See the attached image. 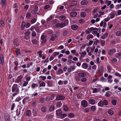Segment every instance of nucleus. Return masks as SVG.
<instances>
[{
	"instance_id": "f257e3e1",
	"label": "nucleus",
	"mask_w": 121,
	"mask_h": 121,
	"mask_svg": "<svg viewBox=\"0 0 121 121\" xmlns=\"http://www.w3.org/2000/svg\"><path fill=\"white\" fill-rule=\"evenodd\" d=\"M69 23L68 20H65V23L62 22L60 24L59 23H57L55 25L56 27L58 28H62L65 26L66 25H68Z\"/></svg>"
},
{
	"instance_id": "f03ea898",
	"label": "nucleus",
	"mask_w": 121,
	"mask_h": 121,
	"mask_svg": "<svg viewBox=\"0 0 121 121\" xmlns=\"http://www.w3.org/2000/svg\"><path fill=\"white\" fill-rule=\"evenodd\" d=\"M77 75H78V76H77L80 78L84 77L86 76V73L82 71H80L78 72Z\"/></svg>"
},
{
	"instance_id": "7ed1b4c3",
	"label": "nucleus",
	"mask_w": 121,
	"mask_h": 121,
	"mask_svg": "<svg viewBox=\"0 0 121 121\" xmlns=\"http://www.w3.org/2000/svg\"><path fill=\"white\" fill-rule=\"evenodd\" d=\"M12 91L13 92L17 93L18 92L19 89L17 84L13 85L12 87Z\"/></svg>"
},
{
	"instance_id": "20e7f679",
	"label": "nucleus",
	"mask_w": 121,
	"mask_h": 121,
	"mask_svg": "<svg viewBox=\"0 0 121 121\" xmlns=\"http://www.w3.org/2000/svg\"><path fill=\"white\" fill-rule=\"evenodd\" d=\"M76 79L78 81H81L82 82H86L87 80V78H82L81 79L78 76H76Z\"/></svg>"
},
{
	"instance_id": "39448f33",
	"label": "nucleus",
	"mask_w": 121,
	"mask_h": 121,
	"mask_svg": "<svg viewBox=\"0 0 121 121\" xmlns=\"http://www.w3.org/2000/svg\"><path fill=\"white\" fill-rule=\"evenodd\" d=\"M81 104L82 106L84 107H87L88 105V103L87 101L86 100H82L81 102Z\"/></svg>"
},
{
	"instance_id": "423d86ee",
	"label": "nucleus",
	"mask_w": 121,
	"mask_h": 121,
	"mask_svg": "<svg viewBox=\"0 0 121 121\" xmlns=\"http://www.w3.org/2000/svg\"><path fill=\"white\" fill-rule=\"evenodd\" d=\"M76 67L73 65L70 66L68 68L67 71L68 73H70L73 71L75 69Z\"/></svg>"
},
{
	"instance_id": "0eeeda50",
	"label": "nucleus",
	"mask_w": 121,
	"mask_h": 121,
	"mask_svg": "<svg viewBox=\"0 0 121 121\" xmlns=\"http://www.w3.org/2000/svg\"><path fill=\"white\" fill-rule=\"evenodd\" d=\"M4 59L2 54H0V64L3 65L4 64Z\"/></svg>"
},
{
	"instance_id": "6e6552de",
	"label": "nucleus",
	"mask_w": 121,
	"mask_h": 121,
	"mask_svg": "<svg viewBox=\"0 0 121 121\" xmlns=\"http://www.w3.org/2000/svg\"><path fill=\"white\" fill-rule=\"evenodd\" d=\"M65 99V97L62 96L58 95H57L56 98V100H57L58 101L60 100H63Z\"/></svg>"
},
{
	"instance_id": "1a4fd4ad",
	"label": "nucleus",
	"mask_w": 121,
	"mask_h": 121,
	"mask_svg": "<svg viewBox=\"0 0 121 121\" xmlns=\"http://www.w3.org/2000/svg\"><path fill=\"white\" fill-rule=\"evenodd\" d=\"M41 39L42 40V42L44 43L46 41V36L45 35H42L41 37Z\"/></svg>"
},
{
	"instance_id": "9d476101",
	"label": "nucleus",
	"mask_w": 121,
	"mask_h": 121,
	"mask_svg": "<svg viewBox=\"0 0 121 121\" xmlns=\"http://www.w3.org/2000/svg\"><path fill=\"white\" fill-rule=\"evenodd\" d=\"M100 27L102 26L104 28L106 26V23L103 20L100 23Z\"/></svg>"
},
{
	"instance_id": "9b49d317",
	"label": "nucleus",
	"mask_w": 121,
	"mask_h": 121,
	"mask_svg": "<svg viewBox=\"0 0 121 121\" xmlns=\"http://www.w3.org/2000/svg\"><path fill=\"white\" fill-rule=\"evenodd\" d=\"M13 44L15 47H17L19 45V42L17 39L15 40L13 42Z\"/></svg>"
},
{
	"instance_id": "f8f14e48",
	"label": "nucleus",
	"mask_w": 121,
	"mask_h": 121,
	"mask_svg": "<svg viewBox=\"0 0 121 121\" xmlns=\"http://www.w3.org/2000/svg\"><path fill=\"white\" fill-rule=\"evenodd\" d=\"M77 14V12L75 11L71 12L70 13V15L71 17H75Z\"/></svg>"
},
{
	"instance_id": "ddd939ff",
	"label": "nucleus",
	"mask_w": 121,
	"mask_h": 121,
	"mask_svg": "<svg viewBox=\"0 0 121 121\" xmlns=\"http://www.w3.org/2000/svg\"><path fill=\"white\" fill-rule=\"evenodd\" d=\"M89 101L90 104L92 105L94 104L95 102V100L92 98L90 99L89 100Z\"/></svg>"
},
{
	"instance_id": "4468645a",
	"label": "nucleus",
	"mask_w": 121,
	"mask_h": 121,
	"mask_svg": "<svg viewBox=\"0 0 121 121\" xmlns=\"http://www.w3.org/2000/svg\"><path fill=\"white\" fill-rule=\"evenodd\" d=\"M62 111L60 109H58L56 111V114L58 116H59L62 114Z\"/></svg>"
},
{
	"instance_id": "2eb2a0df",
	"label": "nucleus",
	"mask_w": 121,
	"mask_h": 121,
	"mask_svg": "<svg viewBox=\"0 0 121 121\" xmlns=\"http://www.w3.org/2000/svg\"><path fill=\"white\" fill-rule=\"evenodd\" d=\"M63 72L62 69H59L56 72V74L57 75H60L61 74L63 73Z\"/></svg>"
},
{
	"instance_id": "dca6fc26",
	"label": "nucleus",
	"mask_w": 121,
	"mask_h": 121,
	"mask_svg": "<svg viewBox=\"0 0 121 121\" xmlns=\"http://www.w3.org/2000/svg\"><path fill=\"white\" fill-rule=\"evenodd\" d=\"M86 51H84L81 53H79V54L81 55V57L82 58L84 57L86 54Z\"/></svg>"
},
{
	"instance_id": "f3484780",
	"label": "nucleus",
	"mask_w": 121,
	"mask_h": 121,
	"mask_svg": "<svg viewBox=\"0 0 121 121\" xmlns=\"http://www.w3.org/2000/svg\"><path fill=\"white\" fill-rule=\"evenodd\" d=\"M82 67L84 69H86L88 67V65L86 63H83L82 65Z\"/></svg>"
},
{
	"instance_id": "a211bd4d",
	"label": "nucleus",
	"mask_w": 121,
	"mask_h": 121,
	"mask_svg": "<svg viewBox=\"0 0 121 121\" xmlns=\"http://www.w3.org/2000/svg\"><path fill=\"white\" fill-rule=\"evenodd\" d=\"M43 51L42 50L39 51L37 52L38 56L40 58H42Z\"/></svg>"
},
{
	"instance_id": "6ab92c4d",
	"label": "nucleus",
	"mask_w": 121,
	"mask_h": 121,
	"mask_svg": "<svg viewBox=\"0 0 121 121\" xmlns=\"http://www.w3.org/2000/svg\"><path fill=\"white\" fill-rule=\"evenodd\" d=\"M80 4L82 5H86L88 4V2L86 0H82L80 2Z\"/></svg>"
},
{
	"instance_id": "aec40b11",
	"label": "nucleus",
	"mask_w": 121,
	"mask_h": 121,
	"mask_svg": "<svg viewBox=\"0 0 121 121\" xmlns=\"http://www.w3.org/2000/svg\"><path fill=\"white\" fill-rule=\"evenodd\" d=\"M31 111L29 110H27L26 112V115L28 117H30L31 115Z\"/></svg>"
},
{
	"instance_id": "412c9836",
	"label": "nucleus",
	"mask_w": 121,
	"mask_h": 121,
	"mask_svg": "<svg viewBox=\"0 0 121 121\" xmlns=\"http://www.w3.org/2000/svg\"><path fill=\"white\" fill-rule=\"evenodd\" d=\"M98 48H96L95 50V52L96 53L95 54L96 55L99 56L100 53V52H98Z\"/></svg>"
},
{
	"instance_id": "4be33fe9",
	"label": "nucleus",
	"mask_w": 121,
	"mask_h": 121,
	"mask_svg": "<svg viewBox=\"0 0 121 121\" xmlns=\"http://www.w3.org/2000/svg\"><path fill=\"white\" fill-rule=\"evenodd\" d=\"M71 28L73 30H76L78 28V26L75 24L72 25L71 26Z\"/></svg>"
},
{
	"instance_id": "5701e85b",
	"label": "nucleus",
	"mask_w": 121,
	"mask_h": 121,
	"mask_svg": "<svg viewBox=\"0 0 121 121\" xmlns=\"http://www.w3.org/2000/svg\"><path fill=\"white\" fill-rule=\"evenodd\" d=\"M5 119L6 121H9V116L8 114H6L5 116Z\"/></svg>"
},
{
	"instance_id": "b1692460",
	"label": "nucleus",
	"mask_w": 121,
	"mask_h": 121,
	"mask_svg": "<svg viewBox=\"0 0 121 121\" xmlns=\"http://www.w3.org/2000/svg\"><path fill=\"white\" fill-rule=\"evenodd\" d=\"M99 89V88H95L93 89V91L92 92L93 93H97L100 91Z\"/></svg>"
},
{
	"instance_id": "393cba45",
	"label": "nucleus",
	"mask_w": 121,
	"mask_h": 121,
	"mask_svg": "<svg viewBox=\"0 0 121 121\" xmlns=\"http://www.w3.org/2000/svg\"><path fill=\"white\" fill-rule=\"evenodd\" d=\"M98 29L97 28H94L93 31L92 32V33L93 34H96L97 33L98 31Z\"/></svg>"
},
{
	"instance_id": "a878e982",
	"label": "nucleus",
	"mask_w": 121,
	"mask_h": 121,
	"mask_svg": "<svg viewBox=\"0 0 121 121\" xmlns=\"http://www.w3.org/2000/svg\"><path fill=\"white\" fill-rule=\"evenodd\" d=\"M6 0H2L1 2L2 4V7L3 8H5L6 5Z\"/></svg>"
},
{
	"instance_id": "bb28decb",
	"label": "nucleus",
	"mask_w": 121,
	"mask_h": 121,
	"mask_svg": "<svg viewBox=\"0 0 121 121\" xmlns=\"http://www.w3.org/2000/svg\"><path fill=\"white\" fill-rule=\"evenodd\" d=\"M116 35L117 36H121V31H118L115 33Z\"/></svg>"
},
{
	"instance_id": "cd10ccee",
	"label": "nucleus",
	"mask_w": 121,
	"mask_h": 121,
	"mask_svg": "<svg viewBox=\"0 0 121 121\" xmlns=\"http://www.w3.org/2000/svg\"><path fill=\"white\" fill-rule=\"evenodd\" d=\"M93 36L91 35H89L86 36V39L88 40H89L90 39H92L93 38Z\"/></svg>"
},
{
	"instance_id": "c85d7f7f",
	"label": "nucleus",
	"mask_w": 121,
	"mask_h": 121,
	"mask_svg": "<svg viewBox=\"0 0 121 121\" xmlns=\"http://www.w3.org/2000/svg\"><path fill=\"white\" fill-rule=\"evenodd\" d=\"M47 84L49 86L52 87L53 86V83L52 82L48 81L47 82Z\"/></svg>"
},
{
	"instance_id": "c756f323",
	"label": "nucleus",
	"mask_w": 121,
	"mask_h": 121,
	"mask_svg": "<svg viewBox=\"0 0 121 121\" xmlns=\"http://www.w3.org/2000/svg\"><path fill=\"white\" fill-rule=\"evenodd\" d=\"M22 76H18L17 78V81L18 82H21L22 81Z\"/></svg>"
},
{
	"instance_id": "7c9ffc66",
	"label": "nucleus",
	"mask_w": 121,
	"mask_h": 121,
	"mask_svg": "<svg viewBox=\"0 0 121 121\" xmlns=\"http://www.w3.org/2000/svg\"><path fill=\"white\" fill-rule=\"evenodd\" d=\"M55 109V107L54 105L51 106L49 108V110L50 112H52Z\"/></svg>"
},
{
	"instance_id": "2f4dec72",
	"label": "nucleus",
	"mask_w": 121,
	"mask_h": 121,
	"mask_svg": "<svg viewBox=\"0 0 121 121\" xmlns=\"http://www.w3.org/2000/svg\"><path fill=\"white\" fill-rule=\"evenodd\" d=\"M30 36L29 34L26 33L25 34V38L26 39L28 40L30 38Z\"/></svg>"
},
{
	"instance_id": "473e14b6",
	"label": "nucleus",
	"mask_w": 121,
	"mask_h": 121,
	"mask_svg": "<svg viewBox=\"0 0 121 121\" xmlns=\"http://www.w3.org/2000/svg\"><path fill=\"white\" fill-rule=\"evenodd\" d=\"M26 25V24L25 22H22V24H21V29L22 30H23L24 29V28L25 27V26Z\"/></svg>"
},
{
	"instance_id": "72a5a7b5",
	"label": "nucleus",
	"mask_w": 121,
	"mask_h": 121,
	"mask_svg": "<svg viewBox=\"0 0 121 121\" xmlns=\"http://www.w3.org/2000/svg\"><path fill=\"white\" fill-rule=\"evenodd\" d=\"M32 42L33 44H36L38 43V40L35 39H33L32 40Z\"/></svg>"
},
{
	"instance_id": "f704fd0d",
	"label": "nucleus",
	"mask_w": 121,
	"mask_h": 121,
	"mask_svg": "<svg viewBox=\"0 0 121 121\" xmlns=\"http://www.w3.org/2000/svg\"><path fill=\"white\" fill-rule=\"evenodd\" d=\"M63 107L64 110L66 111H67L68 110V108L67 106L66 105H63Z\"/></svg>"
},
{
	"instance_id": "c9c22d12",
	"label": "nucleus",
	"mask_w": 121,
	"mask_h": 121,
	"mask_svg": "<svg viewBox=\"0 0 121 121\" xmlns=\"http://www.w3.org/2000/svg\"><path fill=\"white\" fill-rule=\"evenodd\" d=\"M68 116L69 118H72L74 117V115L73 113H70L68 114Z\"/></svg>"
},
{
	"instance_id": "e433bc0d",
	"label": "nucleus",
	"mask_w": 121,
	"mask_h": 121,
	"mask_svg": "<svg viewBox=\"0 0 121 121\" xmlns=\"http://www.w3.org/2000/svg\"><path fill=\"white\" fill-rule=\"evenodd\" d=\"M113 111L112 110H110L108 111V113L110 115H112L113 114Z\"/></svg>"
},
{
	"instance_id": "4c0bfd02",
	"label": "nucleus",
	"mask_w": 121,
	"mask_h": 121,
	"mask_svg": "<svg viewBox=\"0 0 121 121\" xmlns=\"http://www.w3.org/2000/svg\"><path fill=\"white\" fill-rule=\"evenodd\" d=\"M15 51L17 54V55H20V49L18 48H17L15 50Z\"/></svg>"
},
{
	"instance_id": "58836bf2",
	"label": "nucleus",
	"mask_w": 121,
	"mask_h": 121,
	"mask_svg": "<svg viewBox=\"0 0 121 121\" xmlns=\"http://www.w3.org/2000/svg\"><path fill=\"white\" fill-rule=\"evenodd\" d=\"M83 95H82V94L80 93L77 95V96L78 99H80L82 98Z\"/></svg>"
},
{
	"instance_id": "ea45409f",
	"label": "nucleus",
	"mask_w": 121,
	"mask_h": 121,
	"mask_svg": "<svg viewBox=\"0 0 121 121\" xmlns=\"http://www.w3.org/2000/svg\"><path fill=\"white\" fill-rule=\"evenodd\" d=\"M116 57L119 59L121 58V53L119 52L116 55Z\"/></svg>"
},
{
	"instance_id": "a19ab883",
	"label": "nucleus",
	"mask_w": 121,
	"mask_h": 121,
	"mask_svg": "<svg viewBox=\"0 0 121 121\" xmlns=\"http://www.w3.org/2000/svg\"><path fill=\"white\" fill-rule=\"evenodd\" d=\"M62 105V103L61 102H57L56 104V106L58 108H59Z\"/></svg>"
},
{
	"instance_id": "79ce46f5",
	"label": "nucleus",
	"mask_w": 121,
	"mask_h": 121,
	"mask_svg": "<svg viewBox=\"0 0 121 121\" xmlns=\"http://www.w3.org/2000/svg\"><path fill=\"white\" fill-rule=\"evenodd\" d=\"M32 63L31 62H28L27 63V68H29L30 66L32 65Z\"/></svg>"
},
{
	"instance_id": "37998d69",
	"label": "nucleus",
	"mask_w": 121,
	"mask_h": 121,
	"mask_svg": "<svg viewBox=\"0 0 121 121\" xmlns=\"http://www.w3.org/2000/svg\"><path fill=\"white\" fill-rule=\"evenodd\" d=\"M115 14L114 13H111L109 14L108 16L110 17V19H112L115 16Z\"/></svg>"
},
{
	"instance_id": "c03bdc74",
	"label": "nucleus",
	"mask_w": 121,
	"mask_h": 121,
	"mask_svg": "<svg viewBox=\"0 0 121 121\" xmlns=\"http://www.w3.org/2000/svg\"><path fill=\"white\" fill-rule=\"evenodd\" d=\"M31 16V14L30 13H27L26 15V17L27 19H29L30 17Z\"/></svg>"
},
{
	"instance_id": "a18cd8bd",
	"label": "nucleus",
	"mask_w": 121,
	"mask_h": 121,
	"mask_svg": "<svg viewBox=\"0 0 121 121\" xmlns=\"http://www.w3.org/2000/svg\"><path fill=\"white\" fill-rule=\"evenodd\" d=\"M111 61L112 63H115L117 62V60L116 58H114L111 59Z\"/></svg>"
},
{
	"instance_id": "49530a36",
	"label": "nucleus",
	"mask_w": 121,
	"mask_h": 121,
	"mask_svg": "<svg viewBox=\"0 0 121 121\" xmlns=\"http://www.w3.org/2000/svg\"><path fill=\"white\" fill-rule=\"evenodd\" d=\"M41 110L43 112H45L47 110L46 107H42L41 108Z\"/></svg>"
},
{
	"instance_id": "de8ad7c7",
	"label": "nucleus",
	"mask_w": 121,
	"mask_h": 121,
	"mask_svg": "<svg viewBox=\"0 0 121 121\" xmlns=\"http://www.w3.org/2000/svg\"><path fill=\"white\" fill-rule=\"evenodd\" d=\"M32 112L33 115L34 116H36L37 114V112L34 109H33L32 111Z\"/></svg>"
},
{
	"instance_id": "09e8293b",
	"label": "nucleus",
	"mask_w": 121,
	"mask_h": 121,
	"mask_svg": "<svg viewBox=\"0 0 121 121\" xmlns=\"http://www.w3.org/2000/svg\"><path fill=\"white\" fill-rule=\"evenodd\" d=\"M111 2L110 1L108 0H106L105 2V3H107V5L108 6H109L111 4Z\"/></svg>"
},
{
	"instance_id": "8fccbe9b",
	"label": "nucleus",
	"mask_w": 121,
	"mask_h": 121,
	"mask_svg": "<svg viewBox=\"0 0 121 121\" xmlns=\"http://www.w3.org/2000/svg\"><path fill=\"white\" fill-rule=\"evenodd\" d=\"M46 84L44 82H43L40 84L39 86L40 87H44L45 86Z\"/></svg>"
},
{
	"instance_id": "3c124183",
	"label": "nucleus",
	"mask_w": 121,
	"mask_h": 121,
	"mask_svg": "<svg viewBox=\"0 0 121 121\" xmlns=\"http://www.w3.org/2000/svg\"><path fill=\"white\" fill-rule=\"evenodd\" d=\"M112 102L113 105H115L116 104L117 101L116 99H113L112 100Z\"/></svg>"
},
{
	"instance_id": "603ef678",
	"label": "nucleus",
	"mask_w": 121,
	"mask_h": 121,
	"mask_svg": "<svg viewBox=\"0 0 121 121\" xmlns=\"http://www.w3.org/2000/svg\"><path fill=\"white\" fill-rule=\"evenodd\" d=\"M98 104L99 106L102 107L104 105V104L102 101H100L98 103Z\"/></svg>"
},
{
	"instance_id": "864d4df0",
	"label": "nucleus",
	"mask_w": 121,
	"mask_h": 121,
	"mask_svg": "<svg viewBox=\"0 0 121 121\" xmlns=\"http://www.w3.org/2000/svg\"><path fill=\"white\" fill-rule=\"evenodd\" d=\"M91 110L93 111H95L96 109V108L95 106H92L90 108Z\"/></svg>"
},
{
	"instance_id": "5fc2aeb1",
	"label": "nucleus",
	"mask_w": 121,
	"mask_h": 121,
	"mask_svg": "<svg viewBox=\"0 0 121 121\" xmlns=\"http://www.w3.org/2000/svg\"><path fill=\"white\" fill-rule=\"evenodd\" d=\"M46 117L47 119H51L52 118V115L50 114L47 116Z\"/></svg>"
},
{
	"instance_id": "6e6d98bb",
	"label": "nucleus",
	"mask_w": 121,
	"mask_h": 121,
	"mask_svg": "<svg viewBox=\"0 0 121 121\" xmlns=\"http://www.w3.org/2000/svg\"><path fill=\"white\" fill-rule=\"evenodd\" d=\"M80 15L82 17H84L86 16V14L85 12H82L81 13Z\"/></svg>"
},
{
	"instance_id": "4d7b16f0",
	"label": "nucleus",
	"mask_w": 121,
	"mask_h": 121,
	"mask_svg": "<svg viewBox=\"0 0 121 121\" xmlns=\"http://www.w3.org/2000/svg\"><path fill=\"white\" fill-rule=\"evenodd\" d=\"M65 16L63 15L61 16L60 17V20H63L65 19Z\"/></svg>"
},
{
	"instance_id": "13d9d810",
	"label": "nucleus",
	"mask_w": 121,
	"mask_h": 121,
	"mask_svg": "<svg viewBox=\"0 0 121 121\" xmlns=\"http://www.w3.org/2000/svg\"><path fill=\"white\" fill-rule=\"evenodd\" d=\"M77 2L76 1H73L72 3L71 4L72 6H75L77 5Z\"/></svg>"
},
{
	"instance_id": "bf43d9fd",
	"label": "nucleus",
	"mask_w": 121,
	"mask_h": 121,
	"mask_svg": "<svg viewBox=\"0 0 121 121\" xmlns=\"http://www.w3.org/2000/svg\"><path fill=\"white\" fill-rule=\"evenodd\" d=\"M53 17L51 15L50 16V17H48L47 19L46 20V22H47L49 21L50 20H51L52 19V18Z\"/></svg>"
},
{
	"instance_id": "052dcab7",
	"label": "nucleus",
	"mask_w": 121,
	"mask_h": 121,
	"mask_svg": "<svg viewBox=\"0 0 121 121\" xmlns=\"http://www.w3.org/2000/svg\"><path fill=\"white\" fill-rule=\"evenodd\" d=\"M25 26L27 28H28L30 26V24L29 22H27L26 23L25 25Z\"/></svg>"
},
{
	"instance_id": "680f3d73",
	"label": "nucleus",
	"mask_w": 121,
	"mask_h": 121,
	"mask_svg": "<svg viewBox=\"0 0 121 121\" xmlns=\"http://www.w3.org/2000/svg\"><path fill=\"white\" fill-rule=\"evenodd\" d=\"M56 38V36L55 35H53L52 36L51 38V41H53Z\"/></svg>"
},
{
	"instance_id": "e2e57ef3",
	"label": "nucleus",
	"mask_w": 121,
	"mask_h": 121,
	"mask_svg": "<svg viewBox=\"0 0 121 121\" xmlns=\"http://www.w3.org/2000/svg\"><path fill=\"white\" fill-rule=\"evenodd\" d=\"M107 68L108 73H110L111 71V68L109 66H107Z\"/></svg>"
},
{
	"instance_id": "0e129e2a",
	"label": "nucleus",
	"mask_w": 121,
	"mask_h": 121,
	"mask_svg": "<svg viewBox=\"0 0 121 121\" xmlns=\"http://www.w3.org/2000/svg\"><path fill=\"white\" fill-rule=\"evenodd\" d=\"M39 78H42L43 81H44L46 79V77L45 76H41L39 77Z\"/></svg>"
},
{
	"instance_id": "69168bd1",
	"label": "nucleus",
	"mask_w": 121,
	"mask_h": 121,
	"mask_svg": "<svg viewBox=\"0 0 121 121\" xmlns=\"http://www.w3.org/2000/svg\"><path fill=\"white\" fill-rule=\"evenodd\" d=\"M60 115V117L62 119L66 117L67 116V115L65 114H63Z\"/></svg>"
},
{
	"instance_id": "338daca9",
	"label": "nucleus",
	"mask_w": 121,
	"mask_h": 121,
	"mask_svg": "<svg viewBox=\"0 0 121 121\" xmlns=\"http://www.w3.org/2000/svg\"><path fill=\"white\" fill-rule=\"evenodd\" d=\"M28 82L25 81L23 84L22 86H26L28 84Z\"/></svg>"
},
{
	"instance_id": "774afa93",
	"label": "nucleus",
	"mask_w": 121,
	"mask_h": 121,
	"mask_svg": "<svg viewBox=\"0 0 121 121\" xmlns=\"http://www.w3.org/2000/svg\"><path fill=\"white\" fill-rule=\"evenodd\" d=\"M111 92L109 91L107 92V93L105 94V95L107 97H109L110 95V93Z\"/></svg>"
}]
</instances>
